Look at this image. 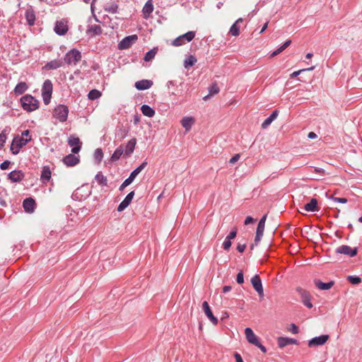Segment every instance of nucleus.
I'll return each instance as SVG.
<instances>
[{"label": "nucleus", "mask_w": 362, "mask_h": 362, "mask_svg": "<svg viewBox=\"0 0 362 362\" xmlns=\"http://www.w3.org/2000/svg\"><path fill=\"white\" fill-rule=\"evenodd\" d=\"M23 109L27 112H33L39 107V101L30 94L23 95L21 98Z\"/></svg>", "instance_id": "1"}, {"label": "nucleus", "mask_w": 362, "mask_h": 362, "mask_svg": "<svg viewBox=\"0 0 362 362\" xmlns=\"http://www.w3.org/2000/svg\"><path fill=\"white\" fill-rule=\"evenodd\" d=\"M148 163L144 160L140 165L136 168L129 175V176L122 183L119 187V191H123L125 187L129 186L134 180L136 177L143 170L147 165Z\"/></svg>", "instance_id": "2"}, {"label": "nucleus", "mask_w": 362, "mask_h": 362, "mask_svg": "<svg viewBox=\"0 0 362 362\" xmlns=\"http://www.w3.org/2000/svg\"><path fill=\"white\" fill-rule=\"evenodd\" d=\"M245 334L247 341L250 344L258 347L263 353L267 352V348L262 344L259 339L255 335L253 330L250 327H247L245 329Z\"/></svg>", "instance_id": "3"}, {"label": "nucleus", "mask_w": 362, "mask_h": 362, "mask_svg": "<svg viewBox=\"0 0 362 362\" xmlns=\"http://www.w3.org/2000/svg\"><path fill=\"white\" fill-rule=\"evenodd\" d=\"M69 112V107L66 105L60 104L54 107L52 115L59 122H64L67 120Z\"/></svg>", "instance_id": "4"}, {"label": "nucleus", "mask_w": 362, "mask_h": 362, "mask_svg": "<svg viewBox=\"0 0 362 362\" xmlns=\"http://www.w3.org/2000/svg\"><path fill=\"white\" fill-rule=\"evenodd\" d=\"M53 91V84L49 79H46L42 88V97L45 105H49L51 101L52 94Z\"/></svg>", "instance_id": "5"}, {"label": "nucleus", "mask_w": 362, "mask_h": 362, "mask_svg": "<svg viewBox=\"0 0 362 362\" xmlns=\"http://www.w3.org/2000/svg\"><path fill=\"white\" fill-rule=\"evenodd\" d=\"M30 140L31 138L25 139L23 137L20 138L18 136L14 137L10 146L11 153L13 155H17L19 153L21 148L29 143Z\"/></svg>", "instance_id": "6"}, {"label": "nucleus", "mask_w": 362, "mask_h": 362, "mask_svg": "<svg viewBox=\"0 0 362 362\" xmlns=\"http://www.w3.org/2000/svg\"><path fill=\"white\" fill-rule=\"evenodd\" d=\"M81 53L76 49H71L68 52L66 53L64 57V63L67 64H76L81 59Z\"/></svg>", "instance_id": "7"}, {"label": "nucleus", "mask_w": 362, "mask_h": 362, "mask_svg": "<svg viewBox=\"0 0 362 362\" xmlns=\"http://www.w3.org/2000/svg\"><path fill=\"white\" fill-rule=\"evenodd\" d=\"M195 37L194 31H188L187 33L181 35L173 40L172 45L175 47H179L187 42H191Z\"/></svg>", "instance_id": "8"}, {"label": "nucleus", "mask_w": 362, "mask_h": 362, "mask_svg": "<svg viewBox=\"0 0 362 362\" xmlns=\"http://www.w3.org/2000/svg\"><path fill=\"white\" fill-rule=\"evenodd\" d=\"M138 40L136 35H132L124 37L118 44L119 49H126L129 48Z\"/></svg>", "instance_id": "9"}, {"label": "nucleus", "mask_w": 362, "mask_h": 362, "mask_svg": "<svg viewBox=\"0 0 362 362\" xmlns=\"http://www.w3.org/2000/svg\"><path fill=\"white\" fill-rule=\"evenodd\" d=\"M336 253L346 255L350 257H355L358 253L357 247H351L349 245H343L336 249Z\"/></svg>", "instance_id": "10"}, {"label": "nucleus", "mask_w": 362, "mask_h": 362, "mask_svg": "<svg viewBox=\"0 0 362 362\" xmlns=\"http://www.w3.org/2000/svg\"><path fill=\"white\" fill-rule=\"evenodd\" d=\"M296 291L300 296L303 304L308 308H312L313 305L310 302V295L309 292L301 287H297Z\"/></svg>", "instance_id": "11"}, {"label": "nucleus", "mask_w": 362, "mask_h": 362, "mask_svg": "<svg viewBox=\"0 0 362 362\" xmlns=\"http://www.w3.org/2000/svg\"><path fill=\"white\" fill-rule=\"evenodd\" d=\"M251 284L253 288L257 291L260 298L264 297V289L262 286V280L258 274H255L251 279Z\"/></svg>", "instance_id": "12"}, {"label": "nucleus", "mask_w": 362, "mask_h": 362, "mask_svg": "<svg viewBox=\"0 0 362 362\" xmlns=\"http://www.w3.org/2000/svg\"><path fill=\"white\" fill-rule=\"evenodd\" d=\"M68 144L72 147L71 152L73 153H78L81 151L82 143L78 137L71 135L68 138Z\"/></svg>", "instance_id": "13"}, {"label": "nucleus", "mask_w": 362, "mask_h": 362, "mask_svg": "<svg viewBox=\"0 0 362 362\" xmlns=\"http://www.w3.org/2000/svg\"><path fill=\"white\" fill-rule=\"evenodd\" d=\"M329 335L328 334H322L318 337H315L312 338L308 341V346L313 347L316 346H322L324 345L327 341L329 339Z\"/></svg>", "instance_id": "14"}, {"label": "nucleus", "mask_w": 362, "mask_h": 362, "mask_svg": "<svg viewBox=\"0 0 362 362\" xmlns=\"http://www.w3.org/2000/svg\"><path fill=\"white\" fill-rule=\"evenodd\" d=\"M24 177L25 173L21 170H14L10 172L7 175L8 180L11 182H20Z\"/></svg>", "instance_id": "15"}, {"label": "nucleus", "mask_w": 362, "mask_h": 362, "mask_svg": "<svg viewBox=\"0 0 362 362\" xmlns=\"http://www.w3.org/2000/svg\"><path fill=\"white\" fill-rule=\"evenodd\" d=\"M134 194V191L130 192L117 206V211L121 212L124 211L132 202Z\"/></svg>", "instance_id": "16"}, {"label": "nucleus", "mask_w": 362, "mask_h": 362, "mask_svg": "<svg viewBox=\"0 0 362 362\" xmlns=\"http://www.w3.org/2000/svg\"><path fill=\"white\" fill-rule=\"evenodd\" d=\"M25 18L28 25H35L36 20L35 12L32 6L28 7L25 12Z\"/></svg>", "instance_id": "17"}, {"label": "nucleus", "mask_w": 362, "mask_h": 362, "mask_svg": "<svg viewBox=\"0 0 362 362\" xmlns=\"http://www.w3.org/2000/svg\"><path fill=\"white\" fill-rule=\"evenodd\" d=\"M54 30L57 35L60 36L64 35L68 31V25L62 21H57L55 23Z\"/></svg>", "instance_id": "18"}, {"label": "nucleus", "mask_w": 362, "mask_h": 362, "mask_svg": "<svg viewBox=\"0 0 362 362\" xmlns=\"http://www.w3.org/2000/svg\"><path fill=\"white\" fill-rule=\"evenodd\" d=\"M62 161L66 166L72 167L77 165L79 163L80 160L78 156H76L74 155V153H71L64 157Z\"/></svg>", "instance_id": "19"}, {"label": "nucleus", "mask_w": 362, "mask_h": 362, "mask_svg": "<svg viewBox=\"0 0 362 362\" xmlns=\"http://www.w3.org/2000/svg\"><path fill=\"white\" fill-rule=\"evenodd\" d=\"M153 83L151 80L142 79L135 83L134 86L138 90H145L150 88Z\"/></svg>", "instance_id": "20"}, {"label": "nucleus", "mask_w": 362, "mask_h": 362, "mask_svg": "<svg viewBox=\"0 0 362 362\" xmlns=\"http://www.w3.org/2000/svg\"><path fill=\"white\" fill-rule=\"evenodd\" d=\"M203 310L207 316V317L211 321V322L216 325L218 324V319L214 315L209 303L204 301L202 304Z\"/></svg>", "instance_id": "21"}, {"label": "nucleus", "mask_w": 362, "mask_h": 362, "mask_svg": "<svg viewBox=\"0 0 362 362\" xmlns=\"http://www.w3.org/2000/svg\"><path fill=\"white\" fill-rule=\"evenodd\" d=\"M36 203L35 201L31 198H26L23 202V207L25 212L32 213L34 211Z\"/></svg>", "instance_id": "22"}, {"label": "nucleus", "mask_w": 362, "mask_h": 362, "mask_svg": "<svg viewBox=\"0 0 362 362\" xmlns=\"http://www.w3.org/2000/svg\"><path fill=\"white\" fill-rule=\"evenodd\" d=\"M277 341L280 348H284L290 344H298L297 339L284 337H279Z\"/></svg>", "instance_id": "23"}, {"label": "nucleus", "mask_w": 362, "mask_h": 362, "mask_svg": "<svg viewBox=\"0 0 362 362\" xmlns=\"http://www.w3.org/2000/svg\"><path fill=\"white\" fill-rule=\"evenodd\" d=\"M64 62L62 59H54L48 62L44 66L46 70H54L63 66Z\"/></svg>", "instance_id": "24"}, {"label": "nucleus", "mask_w": 362, "mask_h": 362, "mask_svg": "<svg viewBox=\"0 0 362 362\" xmlns=\"http://www.w3.org/2000/svg\"><path fill=\"white\" fill-rule=\"evenodd\" d=\"M102 33L103 29L101 26L96 24L88 25L86 30V33L88 35H90L91 36L100 35L102 34Z\"/></svg>", "instance_id": "25"}, {"label": "nucleus", "mask_w": 362, "mask_h": 362, "mask_svg": "<svg viewBox=\"0 0 362 362\" xmlns=\"http://www.w3.org/2000/svg\"><path fill=\"white\" fill-rule=\"evenodd\" d=\"M314 284L315 286L320 290L326 291L330 289L334 284L333 281L325 283L321 281L319 279L314 280Z\"/></svg>", "instance_id": "26"}, {"label": "nucleus", "mask_w": 362, "mask_h": 362, "mask_svg": "<svg viewBox=\"0 0 362 362\" xmlns=\"http://www.w3.org/2000/svg\"><path fill=\"white\" fill-rule=\"evenodd\" d=\"M303 209L310 212L318 211L320 209L317 206V200L315 198H312L309 203L305 204Z\"/></svg>", "instance_id": "27"}, {"label": "nucleus", "mask_w": 362, "mask_h": 362, "mask_svg": "<svg viewBox=\"0 0 362 362\" xmlns=\"http://www.w3.org/2000/svg\"><path fill=\"white\" fill-rule=\"evenodd\" d=\"M136 144V138H132V139H130L128 141V143L127 144V145L125 146V150H124V156H129L134 152Z\"/></svg>", "instance_id": "28"}, {"label": "nucleus", "mask_w": 362, "mask_h": 362, "mask_svg": "<svg viewBox=\"0 0 362 362\" xmlns=\"http://www.w3.org/2000/svg\"><path fill=\"white\" fill-rule=\"evenodd\" d=\"M279 115V110H275L272 112V113L262 122V128L266 129L267 128L271 123L276 119Z\"/></svg>", "instance_id": "29"}, {"label": "nucleus", "mask_w": 362, "mask_h": 362, "mask_svg": "<svg viewBox=\"0 0 362 362\" xmlns=\"http://www.w3.org/2000/svg\"><path fill=\"white\" fill-rule=\"evenodd\" d=\"M51 178V170L49 167L44 166L41 171L40 180L43 183H47Z\"/></svg>", "instance_id": "30"}, {"label": "nucleus", "mask_w": 362, "mask_h": 362, "mask_svg": "<svg viewBox=\"0 0 362 362\" xmlns=\"http://www.w3.org/2000/svg\"><path fill=\"white\" fill-rule=\"evenodd\" d=\"M28 88V86L25 82H19L14 88L13 92L16 95L24 93Z\"/></svg>", "instance_id": "31"}, {"label": "nucleus", "mask_w": 362, "mask_h": 362, "mask_svg": "<svg viewBox=\"0 0 362 362\" xmlns=\"http://www.w3.org/2000/svg\"><path fill=\"white\" fill-rule=\"evenodd\" d=\"M122 155L124 156V147L122 145H120L112 153L110 158V161L115 162L118 160Z\"/></svg>", "instance_id": "32"}, {"label": "nucleus", "mask_w": 362, "mask_h": 362, "mask_svg": "<svg viewBox=\"0 0 362 362\" xmlns=\"http://www.w3.org/2000/svg\"><path fill=\"white\" fill-rule=\"evenodd\" d=\"M194 119L192 117H185L181 120L182 126L185 129L187 132L189 131L194 124Z\"/></svg>", "instance_id": "33"}, {"label": "nucleus", "mask_w": 362, "mask_h": 362, "mask_svg": "<svg viewBox=\"0 0 362 362\" xmlns=\"http://www.w3.org/2000/svg\"><path fill=\"white\" fill-rule=\"evenodd\" d=\"M118 4L115 1H112L104 6V11L112 14L118 13Z\"/></svg>", "instance_id": "34"}, {"label": "nucleus", "mask_w": 362, "mask_h": 362, "mask_svg": "<svg viewBox=\"0 0 362 362\" xmlns=\"http://www.w3.org/2000/svg\"><path fill=\"white\" fill-rule=\"evenodd\" d=\"M243 22V19L241 18H238L230 27L229 30V33L232 36H238L240 34V26L238 23Z\"/></svg>", "instance_id": "35"}, {"label": "nucleus", "mask_w": 362, "mask_h": 362, "mask_svg": "<svg viewBox=\"0 0 362 362\" xmlns=\"http://www.w3.org/2000/svg\"><path fill=\"white\" fill-rule=\"evenodd\" d=\"M141 110L144 115L148 117H153L156 113L155 110L148 105H143L141 107Z\"/></svg>", "instance_id": "36"}, {"label": "nucleus", "mask_w": 362, "mask_h": 362, "mask_svg": "<svg viewBox=\"0 0 362 362\" xmlns=\"http://www.w3.org/2000/svg\"><path fill=\"white\" fill-rule=\"evenodd\" d=\"M153 11V6L151 3V0L147 1L143 7L142 12L145 18H147Z\"/></svg>", "instance_id": "37"}, {"label": "nucleus", "mask_w": 362, "mask_h": 362, "mask_svg": "<svg viewBox=\"0 0 362 362\" xmlns=\"http://www.w3.org/2000/svg\"><path fill=\"white\" fill-rule=\"evenodd\" d=\"M128 133H129V130L127 128L122 126V127H117V129H116L115 135L120 140H122L127 136Z\"/></svg>", "instance_id": "38"}, {"label": "nucleus", "mask_w": 362, "mask_h": 362, "mask_svg": "<svg viewBox=\"0 0 362 362\" xmlns=\"http://www.w3.org/2000/svg\"><path fill=\"white\" fill-rule=\"evenodd\" d=\"M95 180L97 181L100 186H107V180L105 176L103 175L101 171H99L95 176Z\"/></svg>", "instance_id": "39"}, {"label": "nucleus", "mask_w": 362, "mask_h": 362, "mask_svg": "<svg viewBox=\"0 0 362 362\" xmlns=\"http://www.w3.org/2000/svg\"><path fill=\"white\" fill-rule=\"evenodd\" d=\"M9 132L10 129L6 127L0 133V149H1L4 146L6 141L7 139V135L9 133Z\"/></svg>", "instance_id": "40"}, {"label": "nucleus", "mask_w": 362, "mask_h": 362, "mask_svg": "<svg viewBox=\"0 0 362 362\" xmlns=\"http://www.w3.org/2000/svg\"><path fill=\"white\" fill-rule=\"evenodd\" d=\"M197 62V59L194 56L189 55L187 58L185 59L184 66L185 69H189V67L193 66Z\"/></svg>", "instance_id": "41"}, {"label": "nucleus", "mask_w": 362, "mask_h": 362, "mask_svg": "<svg viewBox=\"0 0 362 362\" xmlns=\"http://www.w3.org/2000/svg\"><path fill=\"white\" fill-rule=\"evenodd\" d=\"M158 52V47H153L151 50L148 51L144 57V60L145 62H150L156 56V53Z\"/></svg>", "instance_id": "42"}, {"label": "nucleus", "mask_w": 362, "mask_h": 362, "mask_svg": "<svg viewBox=\"0 0 362 362\" xmlns=\"http://www.w3.org/2000/svg\"><path fill=\"white\" fill-rule=\"evenodd\" d=\"M102 93L97 89H92L88 94V98L90 100H94L99 98Z\"/></svg>", "instance_id": "43"}, {"label": "nucleus", "mask_w": 362, "mask_h": 362, "mask_svg": "<svg viewBox=\"0 0 362 362\" xmlns=\"http://www.w3.org/2000/svg\"><path fill=\"white\" fill-rule=\"evenodd\" d=\"M103 158V152L102 148H98L95 151L94 153V159L97 164L100 163Z\"/></svg>", "instance_id": "44"}, {"label": "nucleus", "mask_w": 362, "mask_h": 362, "mask_svg": "<svg viewBox=\"0 0 362 362\" xmlns=\"http://www.w3.org/2000/svg\"><path fill=\"white\" fill-rule=\"evenodd\" d=\"M266 220H267V214H264L259 221L256 231H259V232L264 233Z\"/></svg>", "instance_id": "45"}, {"label": "nucleus", "mask_w": 362, "mask_h": 362, "mask_svg": "<svg viewBox=\"0 0 362 362\" xmlns=\"http://www.w3.org/2000/svg\"><path fill=\"white\" fill-rule=\"evenodd\" d=\"M347 280L349 282L354 285H358L361 282V278L358 276L350 275L347 276Z\"/></svg>", "instance_id": "46"}, {"label": "nucleus", "mask_w": 362, "mask_h": 362, "mask_svg": "<svg viewBox=\"0 0 362 362\" xmlns=\"http://www.w3.org/2000/svg\"><path fill=\"white\" fill-rule=\"evenodd\" d=\"M209 95L217 94L219 92V88L216 83H212L209 87Z\"/></svg>", "instance_id": "47"}, {"label": "nucleus", "mask_w": 362, "mask_h": 362, "mask_svg": "<svg viewBox=\"0 0 362 362\" xmlns=\"http://www.w3.org/2000/svg\"><path fill=\"white\" fill-rule=\"evenodd\" d=\"M327 197H328V199H332L337 203H340V204H346L348 200L346 198H344V197H335L334 195H331V196H329L327 194Z\"/></svg>", "instance_id": "48"}, {"label": "nucleus", "mask_w": 362, "mask_h": 362, "mask_svg": "<svg viewBox=\"0 0 362 362\" xmlns=\"http://www.w3.org/2000/svg\"><path fill=\"white\" fill-rule=\"evenodd\" d=\"M231 240L226 237L223 243V248L224 250H228L231 247Z\"/></svg>", "instance_id": "49"}, {"label": "nucleus", "mask_w": 362, "mask_h": 362, "mask_svg": "<svg viewBox=\"0 0 362 362\" xmlns=\"http://www.w3.org/2000/svg\"><path fill=\"white\" fill-rule=\"evenodd\" d=\"M314 66H312L310 68H308V69H301V70H298V71H294L293 72L290 76L291 78H295L296 76H298L301 72L303 71H312L314 69Z\"/></svg>", "instance_id": "50"}, {"label": "nucleus", "mask_w": 362, "mask_h": 362, "mask_svg": "<svg viewBox=\"0 0 362 362\" xmlns=\"http://www.w3.org/2000/svg\"><path fill=\"white\" fill-rule=\"evenodd\" d=\"M236 281L238 284H243L244 283V274H243V272L242 270H240L238 273L237 277H236Z\"/></svg>", "instance_id": "51"}, {"label": "nucleus", "mask_w": 362, "mask_h": 362, "mask_svg": "<svg viewBox=\"0 0 362 362\" xmlns=\"http://www.w3.org/2000/svg\"><path fill=\"white\" fill-rule=\"evenodd\" d=\"M263 234H264L263 232L256 231V235H255V240H254L255 245H257L259 243V242L263 236Z\"/></svg>", "instance_id": "52"}, {"label": "nucleus", "mask_w": 362, "mask_h": 362, "mask_svg": "<svg viewBox=\"0 0 362 362\" xmlns=\"http://www.w3.org/2000/svg\"><path fill=\"white\" fill-rule=\"evenodd\" d=\"M96 1L97 0H92V2L90 4V11H91L92 14L94 16L95 21L98 22L99 20L97 18V16L95 15V4Z\"/></svg>", "instance_id": "53"}, {"label": "nucleus", "mask_w": 362, "mask_h": 362, "mask_svg": "<svg viewBox=\"0 0 362 362\" xmlns=\"http://www.w3.org/2000/svg\"><path fill=\"white\" fill-rule=\"evenodd\" d=\"M11 165L10 160H4L3 163L0 164V169L2 170H6L8 168L9 165Z\"/></svg>", "instance_id": "54"}, {"label": "nucleus", "mask_w": 362, "mask_h": 362, "mask_svg": "<svg viewBox=\"0 0 362 362\" xmlns=\"http://www.w3.org/2000/svg\"><path fill=\"white\" fill-rule=\"evenodd\" d=\"M284 49L285 48L282 45H281L278 49H276L271 54L270 57H274L280 54L281 52H282Z\"/></svg>", "instance_id": "55"}, {"label": "nucleus", "mask_w": 362, "mask_h": 362, "mask_svg": "<svg viewBox=\"0 0 362 362\" xmlns=\"http://www.w3.org/2000/svg\"><path fill=\"white\" fill-rule=\"evenodd\" d=\"M237 235V228H234L232 229V230L229 233V234L226 236L228 238L233 240L234 239Z\"/></svg>", "instance_id": "56"}, {"label": "nucleus", "mask_w": 362, "mask_h": 362, "mask_svg": "<svg viewBox=\"0 0 362 362\" xmlns=\"http://www.w3.org/2000/svg\"><path fill=\"white\" fill-rule=\"evenodd\" d=\"M246 248V244L245 243H243V244H241L240 243H238L237 245V250L239 252H243L245 251Z\"/></svg>", "instance_id": "57"}, {"label": "nucleus", "mask_w": 362, "mask_h": 362, "mask_svg": "<svg viewBox=\"0 0 362 362\" xmlns=\"http://www.w3.org/2000/svg\"><path fill=\"white\" fill-rule=\"evenodd\" d=\"M240 159V155L235 154L234 155L230 160L229 163L230 164H234L238 160Z\"/></svg>", "instance_id": "58"}, {"label": "nucleus", "mask_w": 362, "mask_h": 362, "mask_svg": "<svg viewBox=\"0 0 362 362\" xmlns=\"http://www.w3.org/2000/svg\"><path fill=\"white\" fill-rule=\"evenodd\" d=\"M290 331L293 333V334H298V332H299V329L298 327L294 324V323H292L291 325V329H290Z\"/></svg>", "instance_id": "59"}, {"label": "nucleus", "mask_w": 362, "mask_h": 362, "mask_svg": "<svg viewBox=\"0 0 362 362\" xmlns=\"http://www.w3.org/2000/svg\"><path fill=\"white\" fill-rule=\"evenodd\" d=\"M234 358L235 359V362H243L242 356L238 352L234 353Z\"/></svg>", "instance_id": "60"}, {"label": "nucleus", "mask_w": 362, "mask_h": 362, "mask_svg": "<svg viewBox=\"0 0 362 362\" xmlns=\"http://www.w3.org/2000/svg\"><path fill=\"white\" fill-rule=\"evenodd\" d=\"M255 221V219L251 217V216H247L245 219V221H244V223L245 225H248L250 223H252Z\"/></svg>", "instance_id": "61"}, {"label": "nucleus", "mask_w": 362, "mask_h": 362, "mask_svg": "<svg viewBox=\"0 0 362 362\" xmlns=\"http://www.w3.org/2000/svg\"><path fill=\"white\" fill-rule=\"evenodd\" d=\"M133 122L134 124H137L140 122V116L139 115H135L134 116Z\"/></svg>", "instance_id": "62"}, {"label": "nucleus", "mask_w": 362, "mask_h": 362, "mask_svg": "<svg viewBox=\"0 0 362 362\" xmlns=\"http://www.w3.org/2000/svg\"><path fill=\"white\" fill-rule=\"evenodd\" d=\"M231 288H231L230 286H224L223 287V292L225 293H228V292H229L231 290Z\"/></svg>", "instance_id": "63"}, {"label": "nucleus", "mask_w": 362, "mask_h": 362, "mask_svg": "<svg viewBox=\"0 0 362 362\" xmlns=\"http://www.w3.org/2000/svg\"><path fill=\"white\" fill-rule=\"evenodd\" d=\"M291 44V40H286L283 45L282 46L286 49Z\"/></svg>", "instance_id": "64"}]
</instances>
